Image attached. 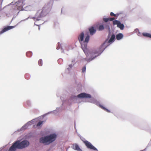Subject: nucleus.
I'll use <instances>...</instances> for the list:
<instances>
[{"label": "nucleus", "mask_w": 151, "mask_h": 151, "mask_svg": "<svg viewBox=\"0 0 151 151\" xmlns=\"http://www.w3.org/2000/svg\"><path fill=\"white\" fill-rule=\"evenodd\" d=\"M29 145V142L27 141H23L20 142L17 141L13 143L9 149V151H15L17 148H23L27 147Z\"/></svg>", "instance_id": "obj_1"}, {"label": "nucleus", "mask_w": 151, "mask_h": 151, "mask_svg": "<svg viewBox=\"0 0 151 151\" xmlns=\"http://www.w3.org/2000/svg\"><path fill=\"white\" fill-rule=\"evenodd\" d=\"M56 137V135L55 134H50L49 136L40 138V142L45 145H48L55 140Z\"/></svg>", "instance_id": "obj_2"}, {"label": "nucleus", "mask_w": 151, "mask_h": 151, "mask_svg": "<svg viewBox=\"0 0 151 151\" xmlns=\"http://www.w3.org/2000/svg\"><path fill=\"white\" fill-rule=\"evenodd\" d=\"M84 36V34L83 32H82L78 37V39L80 42L81 44V48L83 51L86 54V55L87 56L88 55V50L87 49V45L86 44H83L82 43Z\"/></svg>", "instance_id": "obj_3"}, {"label": "nucleus", "mask_w": 151, "mask_h": 151, "mask_svg": "<svg viewBox=\"0 0 151 151\" xmlns=\"http://www.w3.org/2000/svg\"><path fill=\"white\" fill-rule=\"evenodd\" d=\"M83 142L84 144H85L87 148L91 150H92L95 151H98V150L88 141L87 140H85L83 141Z\"/></svg>", "instance_id": "obj_4"}, {"label": "nucleus", "mask_w": 151, "mask_h": 151, "mask_svg": "<svg viewBox=\"0 0 151 151\" xmlns=\"http://www.w3.org/2000/svg\"><path fill=\"white\" fill-rule=\"evenodd\" d=\"M104 29H105L108 31L110 30L109 24L106 23L101 25L99 26L98 28L99 30V31L102 30Z\"/></svg>", "instance_id": "obj_5"}, {"label": "nucleus", "mask_w": 151, "mask_h": 151, "mask_svg": "<svg viewBox=\"0 0 151 151\" xmlns=\"http://www.w3.org/2000/svg\"><path fill=\"white\" fill-rule=\"evenodd\" d=\"M46 10L45 8L43 7L41 10H39L36 14V16H38V17L40 18L44 16L46 14Z\"/></svg>", "instance_id": "obj_6"}, {"label": "nucleus", "mask_w": 151, "mask_h": 151, "mask_svg": "<svg viewBox=\"0 0 151 151\" xmlns=\"http://www.w3.org/2000/svg\"><path fill=\"white\" fill-rule=\"evenodd\" d=\"M15 26H8L4 27L0 31V35L3 34L5 32L14 28Z\"/></svg>", "instance_id": "obj_7"}, {"label": "nucleus", "mask_w": 151, "mask_h": 151, "mask_svg": "<svg viewBox=\"0 0 151 151\" xmlns=\"http://www.w3.org/2000/svg\"><path fill=\"white\" fill-rule=\"evenodd\" d=\"M78 98H91V96L88 94H87L85 93H82L78 94Z\"/></svg>", "instance_id": "obj_8"}, {"label": "nucleus", "mask_w": 151, "mask_h": 151, "mask_svg": "<svg viewBox=\"0 0 151 151\" xmlns=\"http://www.w3.org/2000/svg\"><path fill=\"white\" fill-rule=\"evenodd\" d=\"M72 148L74 150L78 151H82V150L79 147L78 145L77 144H74L73 145Z\"/></svg>", "instance_id": "obj_9"}, {"label": "nucleus", "mask_w": 151, "mask_h": 151, "mask_svg": "<svg viewBox=\"0 0 151 151\" xmlns=\"http://www.w3.org/2000/svg\"><path fill=\"white\" fill-rule=\"evenodd\" d=\"M89 31L90 34L92 35H93L96 32V30L93 27H89Z\"/></svg>", "instance_id": "obj_10"}, {"label": "nucleus", "mask_w": 151, "mask_h": 151, "mask_svg": "<svg viewBox=\"0 0 151 151\" xmlns=\"http://www.w3.org/2000/svg\"><path fill=\"white\" fill-rule=\"evenodd\" d=\"M123 37V35L122 33H119L117 35L116 38L117 40H119L122 39Z\"/></svg>", "instance_id": "obj_11"}, {"label": "nucleus", "mask_w": 151, "mask_h": 151, "mask_svg": "<svg viewBox=\"0 0 151 151\" xmlns=\"http://www.w3.org/2000/svg\"><path fill=\"white\" fill-rule=\"evenodd\" d=\"M115 37V36L114 35H112L111 38L108 41L109 43H110L114 41V39Z\"/></svg>", "instance_id": "obj_12"}, {"label": "nucleus", "mask_w": 151, "mask_h": 151, "mask_svg": "<svg viewBox=\"0 0 151 151\" xmlns=\"http://www.w3.org/2000/svg\"><path fill=\"white\" fill-rule=\"evenodd\" d=\"M117 27L121 29L122 30L124 28V26L123 24H121L120 22L118 24H117Z\"/></svg>", "instance_id": "obj_13"}, {"label": "nucleus", "mask_w": 151, "mask_h": 151, "mask_svg": "<svg viewBox=\"0 0 151 151\" xmlns=\"http://www.w3.org/2000/svg\"><path fill=\"white\" fill-rule=\"evenodd\" d=\"M99 106L101 108V109H103V110H104L105 111H106V112H109H109H110V110H108L107 109H106V108H105V107H104L102 105H101L100 104H99Z\"/></svg>", "instance_id": "obj_14"}, {"label": "nucleus", "mask_w": 151, "mask_h": 151, "mask_svg": "<svg viewBox=\"0 0 151 151\" xmlns=\"http://www.w3.org/2000/svg\"><path fill=\"white\" fill-rule=\"evenodd\" d=\"M143 35L146 37L151 38V34L147 33H142Z\"/></svg>", "instance_id": "obj_15"}, {"label": "nucleus", "mask_w": 151, "mask_h": 151, "mask_svg": "<svg viewBox=\"0 0 151 151\" xmlns=\"http://www.w3.org/2000/svg\"><path fill=\"white\" fill-rule=\"evenodd\" d=\"M89 40V35H87L86 37L85 40L83 42L84 44H87Z\"/></svg>", "instance_id": "obj_16"}, {"label": "nucleus", "mask_w": 151, "mask_h": 151, "mask_svg": "<svg viewBox=\"0 0 151 151\" xmlns=\"http://www.w3.org/2000/svg\"><path fill=\"white\" fill-rule=\"evenodd\" d=\"M32 52H28L26 53V55L28 57H31L32 55Z\"/></svg>", "instance_id": "obj_17"}, {"label": "nucleus", "mask_w": 151, "mask_h": 151, "mask_svg": "<svg viewBox=\"0 0 151 151\" xmlns=\"http://www.w3.org/2000/svg\"><path fill=\"white\" fill-rule=\"evenodd\" d=\"M120 21L118 20H114L113 22V24L114 25H117L119 23H120Z\"/></svg>", "instance_id": "obj_18"}, {"label": "nucleus", "mask_w": 151, "mask_h": 151, "mask_svg": "<svg viewBox=\"0 0 151 151\" xmlns=\"http://www.w3.org/2000/svg\"><path fill=\"white\" fill-rule=\"evenodd\" d=\"M38 63L39 65L40 66H41L42 65V59H40L38 61Z\"/></svg>", "instance_id": "obj_19"}, {"label": "nucleus", "mask_w": 151, "mask_h": 151, "mask_svg": "<svg viewBox=\"0 0 151 151\" xmlns=\"http://www.w3.org/2000/svg\"><path fill=\"white\" fill-rule=\"evenodd\" d=\"M140 151H151V149L147 147L145 149L140 150Z\"/></svg>", "instance_id": "obj_20"}, {"label": "nucleus", "mask_w": 151, "mask_h": 151, "mask_svg": "<svg viewBox=\"0 0 151 151\" xmlns=\"http://www.w3.org/2000/svg\"><path fill=\"white\" fill-rule=\"evenodd\" d=\"M43 121H39L37 124V126L39 127L43 123Z\"/></svg>", "instance_id": "obj_21"}, {"label": "nucleus", "mask_w": 151, "mask_h": 151, "mask_svg": "<svg viewBox=\"0 0 151 151\" xmlns=\"http://www.w3.org/2000/svg\"><path fill=\"white\" fill-rule=\"evenodd\" d=\"M103 20L105 22H107L109 20V18H104Z\"/></svg>", "instance_id": "obj_22"}, {"label": "nucleus", "mask_w": 151, "mask_h": 151, "mask_svg": "<svg viewBox=\"0 0 151 151\" xmlns=\"http://www.w3.org/2000/svg\"><path fill=\"white\" fill-rule=\"evenodd\" d=\"M86 70V66L83 67L82 69V73H84L85 72Z\"/></svg>", "instance_id": "obj_23"}, {"label": "nucleus", "mask_w": 151, "mask_h": 151, "mask_svg": "<svg viewBox=\"0 0 151 151\" xmlns=\"http://www.w3.org/2000/svg\"><path fill=\"white\" fill-rule=\"evenodd\" d=\"M110 15L111 16H114V17L116 16V14H114L113 12H111L110 14Z\"/></svg>", "instance_id": "obj_24"}, {"label": "nucleus", "mask_w": 151, "mask_h": 151, "mask_svg": "<svg viewBox=\"0 0 151 151\" xmlns=\"http://www.w3.org/2000/svg\"><path fill=\"white\" fill-rule=\"evenodd\" d=\"M115 19V18L114 17L109 18V20L110 21H112L114 20Z\"/></svg>", "instance_id": "obj_25"}, {"label": "nucleus", "mask_w": 151, "mask_h": 151, "mask_svg": "<svg viewBox=\"0 0 151 151\" xmlns=\"http://www.w3.org/2000/svg\"><path fill=\"white\" fill-rule=\"evenodd\" d=\"M69 66L70 68H71L72 67V65H69Z\"/></svg>", "instance_id": "obj_26"}, {"label": "nucleus", "mask_w": 151, "mask_h": 151, "mask_svg": "<svg viewBox=\"0 0 151 151\" xmlns=\"http://www.w3.org/2000/svg\"><path fill=\"white\" fill-rule=\"evenodd\" d=\"M62 60L61 59H59L58 60V61L59 62L60 61Z\"/></svg>", "instance_id": "obj_27"}, {"label": "nucleus", "mask_w": 151, "mask_h": 151, "mask_svg": "<svg viewBox=\"0 0 151 151\" xmlns=\"http://www.w3.org/2000/svg\"><path fill=\"white\" fill-rule=\"evenodd\" d=\"M93 58H92V59H91L90 60H92V59H93Z\"/></svg>", "instance_id": "obj_28"}, {"label": "nucleus", "mask_w": 151, "mask_h": 151, "mask_svg": "<svg viewBox=\"0 0 151 151\" xmlns=\"http://www.w3.org/2000/svg\"><path fill=\"white\" fill-rule=\"evenodd\" d=\"M85 59L86 60H86V58H85Z\"/></svg>", "instance_id": "obj_29"}]
</instances>
